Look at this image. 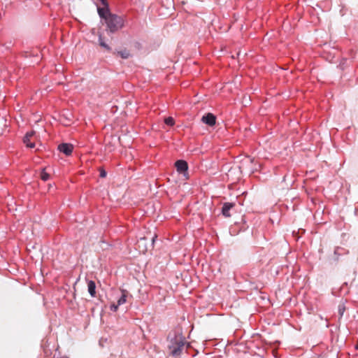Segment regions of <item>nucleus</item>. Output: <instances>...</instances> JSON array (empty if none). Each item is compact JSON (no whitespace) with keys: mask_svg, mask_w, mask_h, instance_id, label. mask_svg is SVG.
I'll use <instances>...</instances> for the list:
<instances>
[{"mask_svg":"<svg viewBox=\"0 0 358 358\" xmlns=\"http://www.w3.org/2000/svg\"><path fill=\"white\" fill-rule=\"evenodd\" d=\"M103 7H97L99 17L103 19L107 27L108 34H114L120 30L124 24L122 17L110 13L107 0H99Z\"/></svg>","mask_w":358,"mask_h":358,"instance_id":"1","label":"nucleus"},{"mask_svg":"<svg viewBox=\"0 0 358 358\" xmlns=\"http://www.w3.org/2000/svg\"><path fill=\"white\" fill-rule=\"evenodd\" d=\"M185 343V338L181 334H176L173 338H171L169 345L171 354L174 357L179 356L182 353Z\"/></svg>","mask_w":358,"mask_h":358,"instance_id":"2","label":"nucleus"},{"mask_svg":"<svg viewBox=\"0 0 358 358\" xmlns=\"http://www.w3.org/2000/svg\"><path fill=\"white\" fill-rule=\"evenodd\" d=\"M236 204L231 202H226L223 203L222 207V214L223 216L228 217L231 215V211L234 210Z\"/></svg>","mask_w":358,"mask_h":358,"instance_id":"3","label":"nucleus"},{"mask_svg":"<svg viewBox=\"0 0 358 358\" xmlns=\"http://www.w3.org/2000/svg\"><path fill=\"white\" fill-rule=\"evenodd\" d=\"M178 173H182L185 176L187 174L188 164L185 160H178L175 164Z\"/></svg>","mask_w":358,"mask_h":358,"instance_id":"4","label":"nucleus"},{"mask_svg":"<svg viewBox=\"0 0 358 358\" xmlns=\"http://www.w3.org/2000/svg\"><path fill=\"white\" fill-rule=\"evenodd\" d=\"M201 121L208 126H214L216 122V117L213 113H208L203 115Z\"/></svg>","mask_w":358,"mask_h":358,"instance_id":"5","label":"nucleus"},{"mask_svg":"<svg viewBox=\"0 0 358 358\" xmlns=\"http://www.w3.org/2000/svg\"><path fill=\"white\" fill-rule=\"evenodd\" d=\"M58 150L66 156H69L73 152V146L70 143H62L59 145Z\"/></svg>","mask_w":358,"mask_h":358,"instance_id":"6","label":"nucleus"},{"mask_svg":"<svg viewBox=\"0 0 358 358\" xmlns=\"http://www.w3.org/2000/svg\"><path fill=\"white\" fill-rule=\"evenodd\" d=\"M34 135V131L27 132L23 138V142L27 147L33 148L35 147L34 143L31 142V138Z\"/></svg>","mask_w":358,"mask_h":358,"instance_id":"7","label":"nucleus"},{"mask_svg":"<svg viewBox=\"0 0 358 358\" xmlns=\"http://www.w3.org/2000/svg\"><path fill=\"white\" fill-rule=\"evenodd\" d=\"M51 170L50 167H45L42 169L41 173H40V178L43 181H47L50 178V171Z\"/></svg>","mask_w":358,"mask_h":358,"instance_id":"8","label":"nucleus"},{"mask_svg":"<svg viewBox=\"0 0 358 358\" xmlns=\"http://www.w3.org/2000/svg\"><path fill=\"white\" fill-rule=\"evenodd\" d=\"M87 289L92 297H94L96 296V284L93 280L87 281Z\"/></svg>","mask_w":358,"mask_h":358,"instance_id":"9","label":"nucleus"},{"mask_svg":"<svg viewBox=\"0 0 358 358\" xmlns=\"http://www.w3.org/2000/svg\"><path fill=\"white\" fill-rule=\"evenodd\" d=\"M127 292L126 290H122V295L121 296L117 299V303L120 306L123 305L127 301Z\"/></svg>","mask_w":358,"mask_h":358,"instance_id":"10","label":"nucleus"},{"mask_svg":"<svg viewBox=\"0 0 358 358\" xmlns=\"http://www.w3.org/2000/svg\"><path fill=\"white\" fill-rule=\"evenodd\" d=\"M99 45L108 51H110V47L103 41L102 35L101 34H99Z\"/></svg>","mask_w":358,"mask_h":358,"instance_id":"11","label":"nucleus"},{"mask_svg":"<svg viewBox=\"0 0 358 358\" xmlns=\"http://www.w3.org/2000/svg\"><path fill=\"white\" fill-rule=\"evenodd\" d=\"M229 230L231 236H235L237 234L238 231H241V229L239 225H231Z\"/></svg>","mask_w":358,"mask_h":358,"instance_id":"12","label":"nucleus"},{"mask_svg":"<svg viewBox=\"0 0 358 358\" xmlns=\"http://www.w3.org/2000/svg\"><path fill=\"white\" fill-rule=\"evenodd\" d=\"M118 55L122 58V59H127L130 56V53L129 51L124 50L118 52Z\"/></svg>","mask_w":358,"mask_h":358,"instance_id":"13","label":"nucleus"},{"mask_svg":"<svg viewBox=\"0 0 358 358\" xmlns=\"http://www.w3.org/2000/svg\"><path fill=\"white\" fill-rule=\"evenodd\" d=\"M164 122L166 124L171 126V127L175 124V121L172 117H168L165 118Z\"/></svg>","mask_w":358,"mask_h":358,"instance_id":"14","label":"nucleus"},{"mask_svg":"<svg viewBox=\"0 0 358 358\" xmlns=\"http://www.w3.org/2000/svg\"><path fill=\"white\" fill-rule=\"evenodd\" d=\"M345 306L343 304L338 306V313H339L341 317L343 316V313L345 312Z\"/></svg>","mask_w":358,"mask_h":358,"instance_id":"15","label":"nucleus"},{"mask_svg":"<svg viewBox=\"0 0 358 358\" xmlns=\"http://www.w3.org/2000/svg\"><path fill=\"white\" fill-rule=\"evenodd\" d=\"M343 249L339 247H337L334 250V255L339 256L342 254L341 251H343Z\"/></svg>","mask_w":358,"mask_h":358,"instance_id":"16","label":"nucleus"},{"mask_svg":"<svg viewBox=\"0 0 358 358\" xmlns=\"http://www.w3.org/2000/svg\"><path fill=\"white\" fill-rule=\"evenodd\" d=\"M99 176L101 178H105L107 175L106 171L103 168L99 169Z\"/></svg>","mask_w":358,"mask_h":358,"instance_id":"17","label":"nucleus"},{"mask_svg":"<svg viewBox=\"0 0 358 358\" xmlns=\"http://www.w3.org/2000/svg\"><path fill=\"white\" fill-rule=\"evenodd\" d=\"M118 306L119 305L117 303V304H111L110 306V310L113 311V312H116L118 309Z\"/></svg>","mask_w":358,"mask_h":358,"instance_id":"18","label":"nucleus"},{"mask_svg":"<svg viewBox=\"0 0 358 358\" xmlns=\"http://www.w3.org/2000/svg\"><path fill=\"white\" fill-rule=\"evenodd\" d=\"M61 122H62V124H64L65 125H69V124H70L71 120L69 117H66V122H64L62 120H61Z\"/></svg>","mask_w":358,"mask_h":358,"instance_id":"19","label":"nucleus"},{"mask_svg":"<svg viewBox=\"0 0 358 358\" xmlns=\"http://www.w3.org/2000/svg\"><path fill=\"white\" fill-rule=\"evenodd\" d=\"M157 238V235H155L152 238V244L154 243V242L155 241V239Z\"/></svg>","mask_w":358,"mask_h":358,"instance_id":"20","label":"nucleus"},{"mask_svg":"<svg viewBox=\"0 0 358 358\" xmlns=\"http://www.w3.org/2000/svg\"><path fill=\"white\" fill-rule=\"evenodd\" d=\"M66 358H69V357H66Z\"/></svg>","mask_w":358,"mask_h":358,"instance_id":"21","label":"nucleus"}]
</instances>
